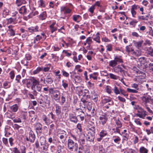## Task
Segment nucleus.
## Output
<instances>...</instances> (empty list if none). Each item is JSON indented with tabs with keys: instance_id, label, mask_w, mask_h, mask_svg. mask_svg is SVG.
Wrapping results in <instances>:
<instances>
[{
	"instance_id": "1",
	"label": "nucleus",
	"mask_w": 153,
	"mask_h": 153,
	"mask_svg": "<svg viewBox=\"0 0 153 153\" xmlns=\"http://www.w3.org/2000/svg\"><path fill=\"white\" fill-rule=\"evenodd\" d=\"M139 62L137 65L138 67L140 70H144L147 67V63H148L149 61L145 57L140 58L139 59Z\"/></svg>"
},
{
	"instance_id": "2",
	"label": "nucleus",
	"mask_w": 153,
	"mask_h": 153,
	"mask_svg": "<svg viewBox=\"0 0 153 153\" xmlns=\"http://www.w3.org/2000/svg\"><path fill=\"white\" fill-rule=\"evenodd\" d=\"M35 139V136L33 131L30 130L29 132V137H27L26 140L27 141H29L31 143L34 142Z\"/></svg>"
},
{
	"instance_id": "3",
	"label": "nucleus",
	"mask_w": 153,
	"mask_h": 153,
	"mask_svg": "<svg viewBox=\"0 0 153 153\" xmlns=\"http://www.w3.org/2000/svg\"><path fill=\"white\" fill-rule=\"evenodd\" d=\"M41 141L40 142V145L42 146L43 149L45 150H47L48 147V145L46 143L45 139L44 137L40 138Z\"/></svg>"
},
{
	"instance_id": "4",
	"label": "nucleus",
	"mask_w": 153,
	"mask_h": 153,
	"mask_svg": "<svg viewBox=\"0 0 153 153\" xmlns=\"http://www.w3.org/2000/svg\"><path fill=\"white\" fill-rule=\"evenodd\" d=\"M137 111L138 113L136 114V115L140 118L144 119V117L147 115L146 111L141 108H139Z\"/></svg>"
},
{
	"instance_id": "5",
	"label": "nucleus",
	"mask_w": 153,
	"mask_h": 153,
	"mask_svg": "<svg viewBox=\"0 0 153 153\" xmlns=\"http://www.w3.org/2000/svg\"><path fill=\"white\" fill-rule=\"evenodd\" d=\"M95 133L88 132L87 135V140L90 142H93L94 139Z\"/></svg>"
},
{
	"instance_id": "6",
	"label": "nucleus",
	"mask_w": 153,
	"mask_h": 153,
	"mask_svg": "<svg viewBox=\"0 0 153 153\" xmlns=\"http://www.w3.org/2000/svg\"><path fill=\"white\" fill-rule=\"evenodd\" d=\"M54 100L56 101H58L60 100V91L58 90H55V92L53 94Z\"/></svg>"
},
{
	"instance_id": "7",
	"label": "nucleus",
	"mask_w": 153,
	"mask_h": 153,
	"mask_svg": "<svg viewBox=\"0 0 153 153\" xmlns=\"http://www.w3.org/2000/svg\"><path fill=\"white\" fill-rule=\"evenodd\" d=\"M76 145H77V144L75 143L71 139H68V147L69 149H72Z\"/></svg>"
},
{
	"instance_id": "8",
	"label": "nucleus",
	"mask_w": 153,
	"mask_h": 153,
	"mask_svg": "<svg viewBox=\"0 0 153 153\" xmlns=\"http://www.w3.org/2000/svg\"><path fill=\"white\" fill-rule=\"evenodd\" d=\"M39 80L36 79L34 77H33V82L31 87L32 90H34L36 88V87L37 85H39Z\"/></svg>"
},
{
	"instance_id": "9",
	"label": "nucleus",
	"mask_w": 153,
	"mask_h": 153,
	"mask_svg": "<svg viewBox=\"0 0 153 153\" xmlns=\"http://www.w3.org/2000/svg\"><path fill=\"white\" fill-rule=\"evenodd\" d=\"M87 130L88 132L95 133V127L94 126L89 123L87 126Z\"/></svg>"
},
{
	"instance_id": "10",
	"label": "nucleus",
	"mask_w": 153,
	"mask_h": 153,
	"mask_svg": "<svg viewBox=\"0 0 153 153\" xmlns=\"http://www.w3.org/2000/svg\"><path fill=\"white\" fill-rule=\"evenodd\" d=\"M99 119L100 120L99 123L102 125H104L106 123L107 120V117L104 115H102L100 117Z\"/></svg>"
},
{
	"instance_id": "11",
	"label": "nucleus",
	"mask_w": 153,
	"mask_h": 153,
	"mask_svg": "<svg viewBox=\"0 0 153 153\" xmlns=\"http://www.w3.org/2000/svg\"><path fill=\"white\" fill-rule=\"evenodd\" d=\"M69 118L70 121L76 123L78 121L77 117L73 114H69Z\"/></svg>"
},
{
	"instance_id": "12",
	"label": "nucleus",
	"mask_w": 153,
	"mask_h": 153,
	"mask_svg": "<svg viewBox=\"0 0 153 153\" xmlns=\"http://www.w3.org/2000/svg\"><path fill=\"white\" fill-rule=\"evenodd\" d=\"M52 74H49L46 76V82L47 84H51L53 82V80L52 78Z\"/></svg>"
},
{
	"instance_id": "13",
	"label": "nucleus",
	"mask_w": 153,
	"mask_h": 153,
	"mask_svg": "<svg viewBox=\"0 0 153 153\" xmlns=\"http://www.w3.org/2000/svg\"><path fill=\"white\" fill-rule=\"evenodd\" d=\"M114 69L115 72L117 73L120 72L121 73H124L125 72L124 70H123L120 65H118L115 67Z\"/></svg>"
},
{
	"instance_id": "14",
	"label": "nucleus",
	"mask_w": 153,
	"mask_h": 153,
	"mask_svg": "<svg viewBox=\"0 0 153 153\" xmlns=\"http://www.w3.org/2000/svg\"><path fill=\"white\" fill-rule=\"evenodd\" d=\"M55 107L56 114L57 116H59L61 114V107L57 104L55 105Z\"/></svg>"
},
{
	"instance_id": "15",
	"label": "nucleus",
	"mask_w": 153,
	"mask_h": 153,
	"mask_svg": "<svg viewBox=\"0 0 153 153\" xmlns=\"http://www.w3.org/2000/svg\"><path fill=\"white\" fill-rule=\"evenodd\" d=\"M27 8L25 6L22 7L19 10V12L20 13L23 14L24 15L27 13Z\"/></svg>"
},
{
	"instance_id": "16",
	"label": "nucleus",
	"mask_w": 153,
	"mask_h": 153,
	"mask_svg": "<svg viewBox=\"0 0 153 153\" xmlns=\"http://www.w3.org/2000/svg\"><path fill=\"white\" fill-rule=\"evenodd\" d=\"M36 132H39L41 133L42 131V126L40 123H37L36 126Z\"/></svg>"
},
{
	"instance_id": "17",
	"label": "nucleus",
	"mask_w": 153,
	"mask_h": 153,
	"mask_svg": "<svg viewBox=\"0 0 153 153\" xmlns=\"http://www.w3.org/2000/svg\"><path fill=\"white\" fill-rule=\"evenodd\" d=\"M33 77L30 79H27L26 81L27 87V88H29L30 87H31L32 82H33Z\"/></svg>"
},
{
	"instance_id": "18",
	"label": "nucleus",
	"mask_w": 153,
	"mask_h": 153,
	"mask_svg": "<svg viewBox=\"0 0 153 153\" xmlns=\"http://www.w3.org/2000/svg\"><path fill=\"white\" fill-rule=\"evenodd\" d=\"M42 119L47 125H48L50 123L49 119L47 117L46 115H43L42 116Z\"/></svg>"
},
{
	"instance_id": "19",
	"label": "nucleus",
	"mask_w": 153,
	"mask_h": 153,
	"mask_svg": "<svg viewBox=\"0 0 153 153\" xmlns=\"http://www.w3.org/2000/svg\"><path fill=\"white\" fill-rule=\"evenodd\" d=\"M11 110L14 112H16L18 109V106L17 104H15L10 107Z\"/></svg>"
},
{
	"instance_id": "20",
	"label": "nucleus",
	"mask_w": 153,
	"mask_h": 153,
	"mask_svg": "<svg viewBox=\"0 0 153 153\" xmlns=\"http://www.w3.org/2000/svg\"><path fill=\"white\" fill-rule=\"evenodd\" d=\"M29 31L30 32H37L38 31L39 27L38 26H36L35 27H31L28 28Z\"/></svg>"
},
{
	"instance_id": "21",
	"label": "nucleus",
	"mask_w": 153,
	"mask_h": 153,
	"mask_svg": "<svg viewBox=\"0 0 153 153\" xmlns=\"http://www.w3.org/2000/svg\"><path fill=\"white\" fill-rule=\"evenodd\" d=\"M47 17L46 13L45 11L43 12L39 15V18L42 20L45 19Z\"/></svg>"
},
{
	"instance_id": "22",
	"label": "nucleus",
	"mask_w": 153,
	"mask_h": 153,
	"mask_svg": "<svg viewBox=\"0 0 153 153\" xmlns=\"http://www.w3.org/2000/svg\"><path fill=\"white\" fill-rule=\"evenodd\" d=\"M58 136L59 137L61 142L62 143H64L66 141L67 135H58Z\"/></svg>"
},
{
	"instance_id": "23",
	"label": "nucleus",
	"mask_w": 153,
	"mask_h": 153,
	"mask_svg": "<svg viewBox=\"0 0 153 153\" xmlns=\"http://www.w3.org/2000/svg\"><path fill=\"white\" fill-rule=\"evenodd\" d=\"M148 150L144 146L141 147L139 149L140 153H148Z\"/></svg>"
},
{
	"instance_id": "24",
	"label": "nucleus",
	"mask_w": 153,
	"mask_h": 153,
	"mask_svg": "<svg viewBox=\"0 0 153 153\" xmlns=\"http://www.w3.org/2000/svg\"><path fill=\"white\" fill-rule=\"evenodd\" d=\"M142 75H141L140 76H137L136 80L139 81V82H140L139 81V79H141V80H143L145 78L146 76L145 74H142ZM142 81H143V80H142Z\"/></svg>"
},
{
	"instance_id": "25",
	"label": "nucleus",
	"mask_w": 153,
	"mask_h": 153,
	"mask_svg": "<svg viewBox=\"0 0 153 153\" xmlns=\"http://www.w3.org/2000/svg\"><path fill=\"white\" fill-rule=\"evenodd\" d=\"M16 18H10L8 19H7V23L8 24H11L13 23L15 24V21L16 20Z\"/></svg>"
},
{
	"instance_id": "26",
	"label": "nucleus",
	"mask_w": 153,
	"mask_h": 153,
	"mask_svg": "<svg viewBox=\"0 0 153 153\" xmlns=\"http://www.w3.org/2000/svg\"><path fill=\"white\" fill-rule=\"evenodd\" d=\"M132 54L137 56H139L141 55V51L140 50H137L135 51H134V52L132 53Z\"/></svg>"
},
{
	"instance_id": "27",
	"label": "nucleus",
	"mask_w": 153,
	"mask_h": 153,
	"mask_svg": "<svg viewBox=\"0 0 153 153\" xmlns=\"http://www.w3.org/2000/svg\"><path fill=\"white\" fill-rule=\"evenodd\" d=\"M57 152L58 153H61L62 152V150L64 148V146H62L60 145H58L57 146Z\"/></svg>"
},
{
	"instance_id": "28",
	"label": "nucleus",
	"mask_w": 153,
	"mask_h": 153,
	"mask_svg": "<svg viewBox=\"0 0 153 153\" xmlns=\"http://www.w3.org/2000/svg\"><path fill=\"white\" fill-rule=\"evenodd\" d=\"M117 65V63L116 60H111L109 62V65L111 67H113L116 66Z\"/></svg>"
},
{
	"instance_id": "29",
	"label": "nucleus",
	"mask_w": 153,
	"mask_h": 153,
	"mask_svg": "<svg viewBox=\"0 0 153 153\" xmlns=\"http://www.w3.org/2000/svg\"><path fill=\"white\" fill-rule=\"evenodd\" d=\"M43 70L42 67H38L35 70L33 71V73L34 74H37L39 73V72Z\"/></svg>"
},
{
	"instance_id": "30",
	"label": "nucleus",
	"mask_w": 153,
	"mask_h": 153,
	"mask_svg": "<svg viewBox=\"0 0 153 153\" xmlns=\"http://www.w3.org/2000/svg\"><path fill=\"white\" fill-rule=\"evenodd\" d=\"M142 100L145 102V103H147L149 102V97L146 96H143L142 97Z\"/></svg>"
},
{
	"instance_id": "31",
	"label": "nucleus",
	"mask_w": 153,
	"mask_h": 153,
	"mask_svg": "<svg viewBox=\"0 0 153 153\" xmlns=\"http://www.w3.org/2000/svg\"><path fill=\"white\" fill-rule=\"evenodd\" d=\"M27 112H22L21 114V118L24 120H26L27 117Z\"/></svg>"
},
{
	"instance_id": "32",
	"label": "nucleus",
	"mask_w": 153,
	"mask_h": 153,
	"mask_svg": "<svg viewBox=\"0 0 153 153\" xmlns=\"http://www.w3.org/2000/svg\"><path fill=\"white\" fill-rule=\"evenodd\" d=\"M107 134V132L104 130H102L100 133V136L102 138Z\"/></svg>"
},
{
	"instance_id": "33",
	"label": "nucleus",
	"mask_w": 153,
	"mask_h": 153,
	"mask_svg": "<svg viewBox=\"0 0 153 153\" xmlns=\"http://www.w3.org/2000/svg\"><path fill=\"white\" fill-rule=\"evenodd\" d=\"M99 153H105V150L102 145H100L99 147Z\"/></svg>"
},
{
	"instance_id": "34",
	"label": "nucleus",
	"mask_w": 153,
	"mask_h": 153,
	"mask_svg": "<svg viewBox=\"0 0 153 153\" xmlns=\"http://www.w3.org/2000/svg\"><path fill=\"white\" fill-rule=\"evenodd\" d=\"M115 123L118 126L117 127L120 128L122 127V124L119 119L115 120Z\"/></svg>"
},
{
	"instance_id": "35",
	"label": "nucleus",
	"mask_w": 153,
	"mask_h": 153,
	"mask_svg": "<svg viewBox=\"0 0 153 153\" xmlns=\"http://www.w3.org/2000/svg\"><path fill=\"white\" fill-rule=\"evenodd\" d=\"M143 43L142 41H139L137 42H136L134 43L135 46L137 48L140 47Z\"/></svg>"
},
{
	"instance_id": "36",
	"label": "nucleus",
	"mask_w": 153,
	"mask_h": 153,
	"mask_svg": "<svg viewBox=\"0 0 153 153\" xmlns=\"http://www.w3.org/2000/svg\"><path fill=\"white\" fill-rule=\"evenodd\" d=\"M109 75L110 78L113 79H117L118 78H120L119 76H116L111 73Z\"/></svg>"
},
{
	"instance_id": "37",
	"label": "nucleus",
	"mask_w": 153,
	"mask_h": 153,
	"mask_svg": "<svg viewBox=\"0 0 153 153\" xmlns=\"http://www.w3.org/2000/svg\"><path fill=\"white\" fill-rule=\"evenodd\" d=\"M99 33H97V37H96L94 38L93 39L96 41L98 43H100V37L99 36Z\"/></svg>"
},
{
	"instance_id": "38",
	"label": "nucleus",
	"mask_w": 153,
	"mask_h": 153,
	"mask_svg": "<svg viewBox=\"0 0 153 153\" xmlns=\"http://www.w3.org/2000/svg\"><path fill=\"white\" fill-rule=\"evenodd\" d=\"M58 135H67V133L64 130H59L58 131Z\"/></svg>"
},
{
	"instance_id": "39",
	"label": "nucleus",
	"mask_w": 153,
	"mask_h": 153,
	"mask_svg": "<svg viewBox=\"0 0 153 153\" xmlns=\"http://www.w3.org/2000/svg\"><path fill=\"white\" fill-rule=\"evenodd\" d=\"M103 100L105 103H108V102L112 101L111 100V98L110 97H106Z\"/></svg>"
},
{
	"instance_id": "40",
	"label": "nucleus",
	"mask_w": 153,
	"mask_h": 153,
	"mask_svg": "<svg viewBox=\"0 0 153 153\" xmlns=\"http://www.w3.org/2000/svg\"><path fill=\"white\" fill-rule=\"evenodd\" d=\"M137 21L135 19H133L131 22H130L129 24L131 25H133V27H134L136 25V24H137Z\"/></svg>"
},
{
	"instance_id": "41",
	"label": "nucleus",
	"mask_w": 153,
	"mask_h": 153,
	"mask_svg": "<svg viewBox=\"0 0 153 153\" xmlns=\"http://www.w3.org/2000/svg\"><path fill=\"white\" fill-rule=\"evenodd\" d=\"M39 3L41 7H45V2L43 0H40L39 1Z\"/></svg>"
},
{
	"instance_id": "42",
	"label": "nucleus",
	"mask_w": 153,
	"mask_h": 153,
	"mask_svg": "<svg viewBox=\"0 0 153 153\" xmlns=\"http://www.w3.org/2000/svg\"><path fill=\"white\" fill-rule=\"evenodd\" d=\"M114 59L115 60H116V62L117 63V62H120V63H123V60L121 59L120 57H117V56H115L114 58Z\"/></svg>"
},
{
	"instance_id": "43",
	"label": "nucleus",
	"mask_w": 153,
	"mask_h": 153,
	"mask_svg": "<svg viewBox=\"0 0 153 153\" xmlns=\"http://www.w3.org/2000/svg\"><path fill=\"white\" fill-rule=\"evenodd\" d=\"M127 91L129 92L132 93H137L138 92L137 90L132 89L129 88H127Z\"/></svg>"
},
{
	"instance_id": "44",
	"label": "nucleus",
	"mask_w": 153,
	"mask_h": 153,
	"mask_svg": "<svg viewBox=\"0 0 153 153\" xmlns=\"http://www.w3.org/2000/svg\"><path fill=\"white\" fill-rule=\"evenodd\" d=\"M149 67V72H151L153 70V63H149V66H147V67Z\"/></svg>"
},
{
	"instance_id": "45",
	"label": "nucleus",
	"mask_w": 153,
	"mask_h": 153,
	"mask_svg": "<svg viewBox=\"0 0 153 153\" xmlns=\"http://www.w3.org/2000/svg\"><path fill=\"white\" fill-rule=\"evenodd\" d=\"M80 17V16L79 15H74L73 16V19L75 22L77 21V19Z\"/></svg>"
},
{
	"instance_id": "46",
	"label": "nucleus",
	"mask_w": 153,
	"mask_h": 153,
	"mask_svg": "<svg viewBox=\"0 0 153 153\" xmlns=\"http://www.w3.org/2000/svg\"><path fill=\"white\" fill-rule=\"evenodd\" d=\"M9 11L8 10H4L3 12V16L4 17H5L6 16L8 15Z\"/></svg>"
},
{
	"instance_id": "47",
	"label": "nucleus",
	"mask_w": 153,
	"mask_h": 153,
	"mask_svg": "<svg viewBox=\"0 0 153 153\" xmlns=\"http://www.w3.org/2000/svg\"><path fill=\"white\" fill-rule=\"evenodd\" d=\"M11 79H14L15 76L14 71H11L9 73Z\"/></svg>"
},
{
	"instance_id": "48",
	"label": "nucleus",
	"mask_w": 153,
	"mask_h": 153,
	"mask_svg": "<svg viewBox=\"0 0 153 153\" xmlns=\"http://www.w3.org/2000/svg\"><path fill=\"white\" fill-rule=\"evenodd\" d=\"M106 92L109 94L111 92V87L110 86L107 85L106 87Z\"/></svg>"
},
{
	"instance_id": "49",
	"label": "nucleus",
	"mask_w": 153,
	"mask_h": 153,
	"mask_svg": "<svg viewBox=\"0 0 153 153\" xmlns=\"http://www.w3.org/2000/svg\"><path fill=\"white\" fill-rule=\"evenodd\" d=\"M127 152V153H137L135 150L131 149H129Z\"/></svg>"
},
{
	"instance_id": "50",
	"label": "nucleus",
	"mask_w": 153,
	"mask_h": 153,
	"mask_svg": "<svg viewBox=\"0 0 153 153\" xmlns=\"http://www.w3.org/2000/svg\"><path fill=\"white\" fill-rule=\"evenodd\" d=\"M107 50L109 51H111L112 50V45L109 44L106 46Z\"/></svg>"
},
{
	"instance_id": "51",
	"label": "nucleus",
	"mask_w": 153,
	"mask_h": 153,
	"mask_svg": "<svg viewBox=\"0 0 153 153\" xmlns=\"http://www.w3.org/2000/svg\"><path fill=\"white\" fill-rule=\"evenodd\" d=\"M62 85L65 89H66L68 87V84L65 82H64V81L63 80L62 81Z\"/></svg>"
},
{
	"instance_id": "52",
	"label": "nucleus",
	"mask_w": 153,
	"mask_h": 153,
	"mask_svg": "<svg viewBox=\"0 0 153 153\" xmlns=\"http://www.w3.org/2000/svg\"><path fill=\"white\" fill-rule=\"evenodd\" d=\"M21 63L24 65L27 66L28 65V62L25 60H22L21 61Z\"/></svg>"
},
{
	"instance_id": "53",
	"label": "nucleus",
	"mask_w": 153,
	"mask_h": 153,
	"mask_svg": "<svg viewBox=\"0 0 153 153\" xmlns=\"http://www.w3.org/2000/svg\"><path fill=\"white\" fill-rule=\"evenodd\" d=\"M119 128L116 127L115 128H114L112 129L113 131H114V132L115 133H118L120 134V130L119 129Z\"/></svg>"
},
{
	"instance_id": "54",
	"label": "nucleus",
	"mask_w": 153,
	"mask_h": 153,
	"mask_svg": "<svg viewBox=\"0 0 153 153\" xmlns=\"http://www.w3.org/2000/svg\"><path fill=\"white\" fill-rule=\"evenodd\" d=\"M49 94H53L55 92V90H54V88H50L49 89Z\"/></svg>"
},
{
	"instance_id": "55",
	"label": "nucleus",
	"mask_w": 153,
	"mask_h": 153,
	"mask_svg": "<svg viewBox=\"0 0 153 153\" xmlns=\"http://www.w3.org/2000/svg\"><path fill=\"white\" fill-rule=\"evenodd\" d=\"M2 141L3 143L6 146L8 144V140L7 138H2Z\"/></svg>"
},
{
	"instance_id": "56",
	"label": "nucleus",
	"mask_w": 153,
	"mask_h": 153,
	"mask_svg": "<svg viewBox=\"0 0 153 153\" xmlns=\"http://www.w3.org/2000/svg\"><path fill=\"white\" fill-rule=\"evenodd\" d=\"M95 9L94 5H92L89 9V11L92 13H94V10Z\"/></svg>"
},
{
	"instance_id": "57",
	"label": "nucleus",
	"mask_w": 153,
	"mask_h": 153,
	"mask_svg": "<svg viewBox=\"0 0 153 153\" xmlns=\"http://www.w3.org/2000/svg\"><path fill=\"white\" fill-rule=\"evenodd\" d=\"M62 73L63 75L64 76L68 77L69 76V74L66 71L64 70H63L62 71Z\"/></svg>"
},
{
	"instance_id": "58",
	"label": "nucleus",
	"mask_w": 153,
	"mask_h": 153,
	"mask_svg": "<svg viewBox=\"0 0 153 153\" xmlns=\"http://www.w3.org/2000/svg\"><path fill=\"white\" fill-rule=\"evenodd\" d=\"M114 92L116 94H120V91L119 90L116 86L114 87Z\"/></svg>"
},
{
	"instance_id": "59",
	"label": "nucleus",
	"mask_w": 153,
	"mask_h": 153,
	"mask_svg": "<svg viewBox=\"0 0 153 153\" xmlns=\"http://www.w3.org/2000/svg\"><path fill=\"white\" fill-rule=\"evenodd\" d=\"M13 152L14 153H21L20 151L16 147L13 149Z\"/></svg>"
},
{
	"instance_id": "60",
	"label": "nucleus",
	"mask_w": 153,
	"mask_h": 153,
	"mask_svg": "<svg viewBox=\"0 0 153 153\" xmlns=\"http://www.w3.org/2000/svg\"><path fill=\"white\" fill-rule=\"evenodd\" d=\"M120 138L118 136H117L116 138H115L114 140V141L115 143H118V142H120Z\"/></svg>"
},
{
	"instance_id": "61",
	"label": "nucleus",
	"mask_w": 153,
	"mask_h": 153,
	"mask_svg": "<svg viewBox=\"0 0 153 153\" xmlns=\"http://www.w3.org/2000/svg\"><path fill=\"white\" fill-rule=\"evenodd\" d=\"M21 78V76L19 75H18L16 76V80L17 81V83H19L20 82V79Z\"/></svg>"
},
{
	"instance_id": "62",
	"label": "nucleus",
	"mask_w": 153,
	"mask_h": 153,
	"mask_svg": "<svg viewBox=\"0 0 153 153\" xmlns=\"http://www.w3.org/2000/svg\"><path fill=\"white\" fill-rule=\"evenodd\" d=\"M13 122L14 123H21V120L19 118H16L13 120Z\"/></svg>"
},
{
	"instance_id": "63",
	"label": "nucleus",
	"mask_w": 153,
	"mask_h": 153,
	"mask_svg": "<svg viewBox=\"0 0 153 153\" xmlns=\"http://www.w3.org/2000/svg\"><path fill=\"white\" fill-rule=\"evenodd\" d=\"M132 70L134 71L135 72L137 73V74L140 71L135 66L133 67Z\"/></svg>"
},
{
	"instance_id": "64",
	"label": "nucleus",
	"mask_w": 153,
	"mask_h": 153,
	"mask_svg": "<svg viewBox=\"0 0 153 153\" xmlns=\"http://www.w3.org/2000/svg\"><path fill=\"white\" fill-rule=\"evenodd\" d=\"M84 148L82 146H80L79 148L78 153H82L83 151Z\"/></svg>"
}]
</instances>
